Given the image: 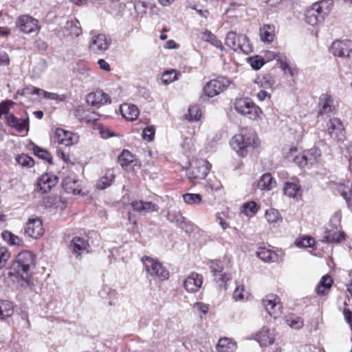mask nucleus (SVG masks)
<instances>
[{
    "mask_svg": "<svg viewBox=\"0 0 352 352\" xmlns=\"http://www.w3.org/2000/svg\"><path fill=\"white\" fill-rule=\"evenodd\" d=\"M184 201L190 205L197 204L201 201V196L199 194L186 193L183 195Z\"/></svg>",
    "mask_w": 352,
    "mask_h": 352,
    "instance_id": "51",
    "label": "nucleus"
},
{
    "mask_svg": "<svg viewBox=\"0 0 352 352\" xmlns=\"http://www.w3.org/2000/svg\"><path fill=\"white\" fill-rule=\"evenodd\" d=\"M119 294L115 289H109L108 292V297L109 299V305H116L118 302Z\"/></svg>",
    "mask_w": 352,
    "mask_h": 352,
    "instance_id": "60",
    "label": "nucleus"
},
{
    "mask_svg": "<svg viewBox=\"0 0 352 352\" xmlns=\"http://www.w3.org/2000/svg\"><path fill=\"white\" fill-rule=\"evenodd\" d=\"M321 157V151L319 148L314 147L303 152L300 157H296V161L300 166L313 165L318 162Z\"/></svg>",
    "mask_w": 352,
    "mask_h": 352,
    "instance_id": "16",
    "label": "nucleus"
},
{
    "mask_svg": "<svg viewBox=\"0 0 352 352\" xmlns=\"http://www.w3.org/2000/svg\"><path fill=\"white\" fill-rule=\"evenodd\" d=\"M142 262L144 270L151 276L157 277L161 280L168 278L169 272L158 260L144 256L142 258Z\"/></svg>",
    "mask_w": 352,
    "mask_h": 352,
    "instance_id": "6",
    "label": "nucleus"
},
{
    "mask_svg": "<svg viewBox=\"0 0 352 352\" xmlns=\"http://www.w3.org/2000/svg\"><path fill=\"white\" fill-rule=\"evenodd\" d=\"M251 67L255 69H259L265 63L263 58L260 56H254L248 58Z\"/></svg>",
    "mask_w": 352,
    "mask_h": 352,
    "instance_id": "53",
    "label": "nucleus"
},
{
    "mask_svg": "<svg viewBox=\"0 0 352 352\" xmlns=\"http://www.w3.org/2000/svg\"><path fill=\"white\" fill-rule=\"evenodd\" d=\"M285 322L288 326L294 329H301L304 324L302 319L295 315L288 316L285 319Z\"/></svg>",
    "mask_w": 352,
    "mask_h": 352,
    "instance_id": "41",
    "label": "nucleus"
},
{
    "mask_svg": "<svg viewBox=\"0 0 352 352\" xmlns=\"http://www.w3.org/2000/svg\"><path fill=\"white\" fill-rule=\"evenodd\" d=\"M284 192L289 197L295 198L300 195V187L298 184L287 182L283 188Z\"/></svg>",
    "mask_w": 352,
    "mask_h": 352,
    "instance_id": "40",
    "label": "nucleus"
},
{
    "mask_svg": "<svg viewBox=\"0 0 352 352\" xmlns=\"http://www.w3.org/2000/svg\"><path fill=\"white\" fill-rule=\"evenodd\" d=\"M280 67L285 72H288L292 76H294L297 74V71L296 68L292 67L289 66L286 62L285 57H280L277 59Z\"/></svg>",
    "mask_w": 352,
    "mask_h": 352,
    "instance_id": "49",
    "label": "nucleus"
},
{
    "mask_svg": "<svg viewBox=\"0 0 352 352\" xmlns=\"http://www.w3.org/2000/svg\"><path fill=\"white\" fill-rule=\"evenodd\" d=\"M234 107L239 113L253 120L260 118L262 113L261 108L248 98L236 100Z\"/></svg>",
    "mask_w": 352,
    "mask_h": 352,
    "instance_id": "4",
    "label": "nucleus"
},
{
    "mask_svg": "<svg viewBox=\"0 0 352 352\" xmlns=\"http://www.w3.org/2000/svg\"><path fill=\"white\" fill-rule=\"evenodd\" d=\"M38 21L29 15H22L16 21V28L22 32L30 34L38 30Z\"/></svg>",
    "mask_w": 352,
    "mask_h": 352,
    "instance_id": "15",
    "label": "nucleus"
},
{
    "mask_svg": "<svg viewBox=\"0 0 352 352\" xmlns=\"http://www.w3.org/2000/svg\"><path fill=\"white\" fill-rule=\"evenodd\" d=\"M33 151L34 155H36L38 157L47 161L50 164H52V157L48 151L42 149L41 148L36 145H34L33 147Z\"/></svg>",
    "mask_w": 352,
    "mask_h": 352,
    "instance_id": "46",
    "label": "nucleus"
},
{
    "mask_svg": "<svg viewBox=\"0 0 352 352\" xmlns=\"http://www.w3.org/2000/svg\"><path fill=\"white\" fill-rule=\"evenodd\" d=\"M249 293L245 291L243 285H239L236 287L233 293V298L235 300H243L248 299Z\"/></svg>",
    "mask_w": 352,
    "mask_h": 352,
    "instance_id": "52",
    "label": "nucleus"
},
{
    "mask_svg": "<svg viewBox=\"0 0 352 352\" xmlns=\"http://www.w3.org/2000/svg\"><path fill=\"white\" fill-rule=\"evenodd\" d=\"M263 305L265 308L267 313L274 318L281 313V305L280 304L279 298L274 294H269L262 300Z\"/></svg>",
    "mask_w": 352,
    "mask_h": 352,
    "instance_id": "19",
    "label": "nucleus"
},
{
    "mask_svg": "<svg viewBox=\"0 0 352 352\" xmlns=\"http://www.w3.org/2000/svg\"><path fill=\"white\" fill-rule=\"evenodd\" d=\"M275 28L274 25H265L260 28L259 34L262 41L271 43L274 40Z\"/></svg>",
    "mask_w": 352,
    "mask_h": 352,
    "instance_id": "35",
    "label": "nucleus"
},
{
    "mask_svg": "<svg viewBox=\"0 0 352 352\" xmlns=\"http://www.w3.org/2000/svg\"><path fill=\"white\" fill-rule=\"evenodd\" d=\"M236 349V343L227 338L219 339L217 345L218 352H234Z\"/></svg>",
    "mask_w": 352,
    "mask_h": 352,
    "instance_id": "32",
    "label": "nucleus"
},
{
    "mask_svg": "<svg viewBox=\"0 0 352 352\" xmlns=\"http://www.w3.org/2000/svg\"><path fill=\"white\" fill-rule=\"evenodd\" d=\"M14 314L12 302L6 300H0V320H4Z\"/></svg>",
    "mask_w": 352,
    "mask_h": 352,
    "instance_id": "34",
    "label": "nucleus"
},
{
    "mask_svg": "<svg viewBox=\"0 0 352 352\" xmlns=\"http://www.w3.org/2000/svg\"><path fill=\"white\" fill-rule=\"evenodd\" d=\"M36 265V256L30 251L19 253L13 261L11 270L13 273L20 276L25 285H29L32 270Z\"/></svg>",
    "mask_w": 352,
    "mask_h": 352,
    "instance_id": "1",
    "label": "nucleus"
},
{
    "mask_svg": "<svg viewBox=\"0 0 352 352\" xmlns=\"http://www.w3.org/2000/svg\"><path fill=\"white\" fill-rule=\"evenodd\" d=\"M111 45V39L104 34L93 36L89 44V49L95 53L107 51Z\"/></svg>",
    "mask_w": 352,
    "mask_h": 352,
    "instance_id": "18",
    "label": "nucleus"
},
{
    "mask_svg": "<svg viewBox=\"0 0 352 352\" xmlns=\"http://www.w3.org/2000/svg\"><path fill=\"white\" fill-rule=\"evenodd\" d=\"M10 257V253L7 248L3 247L0 248V270L6 266Z\"/></svg>",
    "mask_w": 352,
    "mask_h": 352,
    "instance_id": "54",
    "label": "nucleus"
},
{
    "mask_svg": "<svg viewBox=\"0 0 352 352\" xmlns=\"http://www.w3.org/2000/svg\"><path fill=\"white\" fill-rule=\"evenodd\" d=\"M265 218L270 223H278L282 221V217L278 211L271 208L265 212Z\"/></svg>",
    "mask_w": 352,
    "mask_h": 352,
    "instance_id": "43",
    "label": "nucleus"
},
{
    "mask_svg": "<svg viewBox=\"0 0 352 352\" xmlns=\"http://www.w3.org/2000/svg\"><path fill=\"white\" fill-rule=\"evenodd\" d=\"M327 132L330 138L336 142H343L345 139V129L342 121L333 118L327 122Z\"/></svg>",
    "mask_w": 352,
    "mask_h": 352,
    "instance_id": "9",
    "label": "nucleus"
},
{
    "mask_svg": "<svg viewBox=\"0 0 352 352\" xmlns=\"http://www.w3.org/2000/svg\"><path fill=\"white\" fill-rule=\"evenodd\" d=\"M343 314L346 321L349 324H352V311L349 308H344Z\"/></svg>",
    "mask_w": 352,
    "mask_h": 352,
    "instance_id": "63",
    "label": "nucleus"
},
{
    "mask_svg": "<svg viewBox=\"0 0 352 352\" xmlns=\"http://www.w3.org/2000/svg\"><path fill=\"white\" fill-rule=\"evenodd\" d=\"M14 104L12 101L7 100V101H3L0 103V117L3 114H5L6 116L10 114L9 113L10 107Z\"/></svg>",
    "mask_w": 352,
    "mask_h": 352,
    "instance_id": "56",
    "label": "nucleus"
},
{
    "mask_svg": "<svg viewBox=\"0 0 352 352\" xmlns=\"http://www.w3.org/2000/svg\"><path fill=\"white\" fill-rule=\"evenodd\" d=\"M180 74H177L175 69H172L170 71H166L164 72L162 76V80L164 84L168 85L170 82L178 79V75Z\"/></svg>",
    "mask_w": 352,
    "mask_h": 352,
    "instance_id": "48",
    "label": "nucleus"
},
{
    "mask_svg": "<svg viewBox=\"0 0 352 352\" xmlns=\"http://www.w3.org/2000/svg\"><path fill=\"white\" fill-rule=\"evenodd\" d=\"M200 38L206 42L210 43L211 45L217 48L220 49L221 51L224 50L222 42L218 39L211 32L206 30L201 33Z\"/></svg>",
    "mask_w": 352,
    "mask_h": 352,
    "instance_id": "37",
    "label": "nucleus"
},
{
    "mask_svg": "<svg viewBox=\"0 0 352 352\" xmlns=\"http://www.w3.org/2000/svg\"><path fill=\"white\" fill-rule=\"evenodd\" d=\"M276 185V180L270 173L263 174L257 183V186L262 190H270Z\"/></svg>",
    "mask_w": 352,
    "mask_h": 352,
    "instance_id": "29",
    "label": "nucleus"
},
{
    "mask_svg": "<svg viewBox=\"0 0 352 352\" xmlns=\"http://www.w3.org/2000/svg\"><path fill=\"white\" fill-rule=\"evenodd\" d=\"M166 217L168 220L175 223L178 228L184 230L186 232L193 230V224L186 221L182 212L178 210H170L168 211Z\"/></svg>",
    "mask_w": 352,
    "mask_h": 352,
    "instance_id": "12",
    "label": "nucleus"
},
{
    "mask_svg": "<svg viewBox=\"0 0 352 352\" xmlns=\"http://www.w3.org/2000/svg\"><path fill=\"white\" fill-rule=\"evenodd\" d=\"M211 165L204 160L196 161L194 164L187 170V175L189 179H203L208 173Z\"/></svg>",
    "mask_w": 352,
    "mask_h": 352,
    "instance_id": "8",
    "label": "nucleus"
},
{
    "mask_svg": "<svg viewBox=\"0 0 352 352\" xmlns=\"http://www.w3.org/2000/svg\"><path fill=\"white\" fill-rule=\"evenodd\" d=\"M338 107V102L328 94H322L319 98L318 115L324 116L335 113Z\"/></svg>",
    "mask_w": 352,
    "mask_h": 352,
    "instance_id": "11",
    "label": "nucleus"
},
{
    "mask_svg": "<svg viewBox=\"0 0 352 352\" xmlns=\"http://www.w3.org/2000/svg\"><path fill=\"white\" fill-rule=\"evenodd\" d=\"M256 255L265 262H276L278 260L277 254L265 248H259L256 252Z\"/></svg>",
    "mask_w": 352,
    "mask_h": 352,
    "instance_id": "33",
    "label": "nucleus"
},
{
    "mask_svg": "<svg viewBox=\"0 0 352 352\" xmlns=\"http://www.w3.org/2000/svg\"><path fill=\"white\" fill-rule=\"evenodd\" d=\"M203 284V276L192 272L184 281V287L188 292L194 293L199 291Z\"/></svg>",
    "mask_w": 352,
    "mask_h": 352,
    "instance_id": "23",
    "label": "nucleus"
},
{
    "mask_svg": "<svg viewBox=\"0 0 352 352\" xmlns=\"http://www.w3.org/2000/svg\"><path fill=\"white\" fill-rule=\"evenodd\" d=\"M193 308L199 313L206 314L208 312L209 307L208 305L201 302H197L194 304Z\"/></svg>",
    "mask_w": 352,
    "mask_h": 352,
    "instance_id": "58",
    "label": "nucleus"
},
{
    "mask_svg": "<svg viewBox=\"0 0 352 352\" xmlns=\"http://www.w3.org/2000/svg\"><path fill=\"white\" fill-rule=\"evenodd\" d=\"M122 116L129 120H134L139 116L138 108L132 104H123L120 106Z\"/></svg>",
    "mask_w": 352,
    "mask_h": 352,
    "instance_id": "27",
    "label": "nucleus"
},
{
    "mask_svg": "<svg viewBox=\"0 0 352 352\" xmlns=\"http://www.w3.org/2000/svg\"><path fill=\"white\" fill-rule=\"evenodd\" d=\"M115 178V175L112 170H108L105 175L101 177L96 183V188L99 190H104L110 186Z\"/></svg>",
    "mask_w": 352,
    "mask_h": 352,
    "instance_id": "36",
    "label": "nucleus"
},
{
    "mask_svg": "<svg viewBox=\"0 0 352 352\" xmlns=\"http://www.w3.org/2000/svg\"><path fill=\"white\" fill-rule=\"evenodd\" d=\"M47 68L46 63L45 60H41L37 63L34 68V72L36 76H40L42 73L45 72Z\"/></svg>",
    "mask_w": 352,
    "mask_h": 352,
    "instance_id": "57",
    "label": "nucleus"
},
{
    "mask_svg": "<svg viewBox=\"0 0 352 352\" xmlns=\"http://www.w3.org/2000/svg\"><path fill=\"white\" fill-rule=\"evenodd\" d=\"M332 284L333 279L330 276H323L316 288L317 294L325 295L329 291Z\"/></svg>",
    "mask_w": 352,
    "mask_h": 352,
    "instance_id": "31",
    "label": "nucleus"
},
{
    "mask_svg": "<svg viewBox=\"0 0 352 352\" xmlns=\"http://www.w3.org/2000/svg\"><path fill=\"white\" fill-rule=\"evenodd\" d=\"M67 28L69 30L72 36L77 37L82 34L80 23L76 19L68 21L67 23Z\"/></svg>",
    "mask_w": 352,
    "mask_h": 352,
    "instance_id": "45",
    "label": "nucleus"
},
{
    "mask_svg": "<svg viewBox=\"0 0 352 352\" xmlns=\"http://www.w3.org/2000/svg\"><path fill=\"white\" fill-rule=\"evenodd\" d=\"M256 140L255 132L250 128L244 127L232 138L230 146L239 156L244 157L248 154V148L255 146Z\"/></svg>",
    "mask_w": 352,
    "mask_h": 352,
    "instance_id": "2",
    "label": "nucleus"
},
{
    "mask_svg": "<svg viewBox=\"0 0 352 352\" xmlns=\"http://www.w3.org/2000/svg\"><path fill=\"white\" fill-rule=\"evenodd\" d=\"M231 81L226 77H218L209 81L204 87V91L208 97H214L226 90L230 85Z\"/></svg>",
    "mask_w": 352,
    "mask_h": 352,
    "instance_id": "7",
    "label": "nucleus"
},
{
    "mask_svg": "<svg viewBox=\"0 0 352 352\" xmlns=\"http://www.w3.org/2000/svg\"><path fill=\"white\" fill-rule=\"evenodd\" d=\"M69 248L72 254L80 259L83 254L89 252V244L87 237L75 236L71 240Z\"/></svg>",
    "mask_w": 352,
    "mask_h": 352,
    "instance_id": "10",
    "label": "nucleus"
},
{
    "mask_svg": "<svg viewBox=\"0 0 352 352\" xmlns=\"http://www.w3.org/2000/svg\"><path fill=\"white\" fill-rule=\"evenodd\" d=\"M201 109L199 105H192L189 107L187 119L190 121H197L201 117Z\"/></svg>",
    "mask_w": 352,
    "mask_h": 352,
    "instance_id": "44",
    "label": "nucleus"
},
{
    "mask_svg": "<svg viewBox=\"0 0 352 352\" xmlns=\"http://www.w3.org/2000/svg\"><path fill=\"white\" fill-rule=\"evenodd\" d=\"M98 64L99 65L101 69H103L106 72H109L111 70L110 65L104 59H99Z\"/></svg>",
    "mask_w": 352,
    "mask_h": 352,
    "instance_id": "62",
    "label": "nucleus"
},
{
    "mask_svg": "<svg viewBox=\"0 0 352 352\" xmlns=\"http://www.w3.org/2000/svg\"><path fill=\"white\" fill-rule=\"evenodd\" d=\"M1 237L6 243L10 245H20L23 242L18 236L8 230L1 232Z\"/></svg>",
    "mask_w": 352,
    "mask_h": 352,
    "instance_id": "39",
    "label": "nucleus"
},
{
    "mask_svg": "<svg viewBox=\"0 0 352 352\" xmlns=\"http://www.w3.org/2000/svg\"><path fill=\"white\" fill-rule=\"evenodd\" d=\"M58 182V177L55 175L45 173L36 180V190L42 194L49 192Z\"/></svg>",
    "mask_w": 352,
    "mask_h": 352,
    "instance_id": "14",
    "label": "nucleus"
},
{
    "mask_svg": "<svg viewBox=\"0 0 352 352\" xmlns=\"http://www.w3.org/2000/svg\"><path fill=\"white\" fill-rule=\"evenodd\" d=\"M338 190L346 200L349 207L352 210V182L346 180L340 184Z\"/></svg>",
    "mask_w": 352,
    "mask_h": 352,
    "instance_id": "26",
    "label": "nucleus"
},
{
    "mask_svg": "<svg viewBox=\"0 0 352 352\" xmlns=\"http://www.w3.org/2000/svg\"><path fill=\"white\" fill-rule=\"evenodd\" d=\"M314 239L311 237H304L298 245L305 248H309L314 245Z\"/></svg>",
    "mask_w": 352,
    "mask_h": 352,
    "instance_id": "61",
    "label": "nucleus"
},
{
    "mask_svg": "<svg viewBox=\"0 0 352 352\" xmlns=\"http://www.w3.org/2000/svg\"><path fill=\"white\" fill-rule=\"evenodd\" d=\"M7 124L16 131L21 133L25 130L27 132L29 131V117L27 116L24 118L19 119L14 114H9L5 116Z\"/></svg>",
    "mask_w": 352,
    "mask_h": 352,
    "instance_id": "22",
    "label": "nucleus"
},
{
    "mask_svg": "<svg viewBox=\"0 0 352 352\" xmlns=\"http://www.w3.org/2000/svg\"><path fill=\"white\" fill-rule=\"evenodd\" d=\"M256 339L261 345L271 344L274 341V338L270 329L263 328L256 335Z\"/></svg>",
    "mask_w": 352,
    "mask_h": 352,
    "instance_id": "38",
    "label": "nucleus"
},
{
    "mask_svg": "<svg viewBox=\"0 0 352 352\" xmlns=\"http://www.w3.org/2000/svg\"><path fill=\"white\" fill-rule=\"evenodd\" d=\"M344 239L345 237L343 232L326 231L321 241L323 243H340Z\"/></svg>",
    "mask_w": 352,
    "mask_h": 352,
    "instance_id": "30",
    "label": "nucleus"
},
{
    "mask_svg": "<svg viewBox=\"0 0 352 352\" xmlns=\"http://www.w3.org/2000/svg\"><path fill=\"white\" fill-rule=\"evenodd\" d=\"M54 141L58 144L69 146L72 144V133L63 129H57L54 136Z\"/></svg>",
    "mask_w": 352,
    "mask_h": 352,
    "instance_id": "28",
    "label": "nucleus"
},
{
    "mask_svg": "<svg viewBox=\"0 0 352 352\" xmlns=\"http://www.w3.org/2000/svg\"><path fill=\"white\" fill-rule=\"evenodd\" d=\"M133 210L139 213H148L157 211L159 206L151 201H144L142 200H135L131 203Z\"/></svg>",
    "mask_w": 352,
    "mask_h": 352,
    "instance_id": "24",
    "label": "nucleus"
},
{
    "mask_svg": "<svg viewBox=\"0 0 352 352\" xmlns=\"http://www.w3.org/2000/svg\"><path fill=\"white\" fill-rule=\"evenodd\" d=\"M258 208V206L254 201H249L243 205V212L247 216H252L256 213Z\"/></svg>",
    "mask_w": 352,
    "mask_h": 352,
    "instance_id": "50",
    "label": "nucleus"
},
{
    "mask_svg": "<svg viewBox=\"0 0 352 352\" xmlns=\"http://www.w3.org/2000/svg\"><path fill=\"white\" fill-rule=\"evenodd\" d=\"M208 265L213 276L217 278L218 282L221 281V284H224L223 287L226 289V283L231 280L232 276L230 274H221L223 270L222 262L219 260H213L210 261Z\"/></svg>",
    "mask_w": 352,
    "mask_h": 352,
    "instance_id": "20",
    "label": "nucleus"
},
{
    "mask_svg": "<svg viewBox=\"0 0 352 352\" xmlns=\"http://www.w3.org/2000/svg\"><path fill=\"white\" fill-rule=\"evenodd\" d=\"M16 162L18 164L24 168H31L34 165V160L24 153L17 155Z\"/></svg>",
    "mask_w": 352,
    "mask_h": 352,
    "instance_id": "42",
    "label": "nucleus"
},
{
    "mask_svg": "<svg viewBox=\"0 0 352 352\" xmlns=\"http://www.w3.org/2000/svg\"><path fill=\"white\" fill-rule=\"evenodd\" d=\"M332 8V0H320L314 3L305 12L306 23L312 26L322 23Z\"/></svg>",
    "mask_w": 352,
    "mask_h": 352,
    "instance_id": "3",
    "label": "nucleus"
},
{
    "mask_svg": "<svg viewBox=\"0 0 352 352\" xmlns=\"http://www.w3.org/2000/svg\"><path fill=\"white\" fill-rule=\"evenodd\" d=\"M10 63V58L6 53L0 54V66L8 65Z\"/></svg>",
    "mask_w": 352,
    "mask_h": 352,
    "instance_id": "64",
    "label": "nucleus"
},
{
    "mask_svg": "<svg viewBox=\"0 0 352 352\" xmlns=\"http://www.w3.org/2000/svg\"><path fill=\"white\" fill-rule=\"evenodd\" d=\"M78 182V180L76 177H67L63 179L62 186L67 193L78 195L81 192V188Z\"/></svg>",
    "mask_w": 352,
    "mask_h": 352,
    "instance_id": "25",
    "label": "nucleus"
},
{
    "mask_svg": "<svg viewBox=\"0 0 352 352\" xmlns=\"http://www.w3.org/2000/svg\"><path fill=\"white\" fill-rule=\"evenodd\" d=\"M86 102L88 105L98 109L106 104L111 103V100L108 94L102 90H97L87 95Z\"/></svg>",
    "mask_w": 352,
    "mask_h": 352,
    "instance_id": "13",
    "label": "nucleus"
},
{
    "mask_svg": "<svg viewBox=\"0 0 352 352\" xmlns=\"http://www.w3.org/2000/svg\"><path fill=\"white\" fill-rule=\"evenodd\" d=\"M118 162L122 167L127 166L133 162V155L129 151L123 150L118 156Z\"/></svg>",
    "mask_w": 352,
    "mask_h": 352,
    "instance_id": "47",
    "label": "nucleus"
},
{
    "mask_svg": "<svg viewBox=\"0 0 352 352\" xmlns=\"http://www.w3.org/2000/svg\"><path fill=\"white\" fill-rule=\"evenodd\" d=\"M155 128L153 126L146 127L142 132V138L147 141H152L154 139Z\"/></svg>",
    "mask_w": 352,
    "mask_h": 352,
    "instance_id": "55",
    "label": "nucleus"
},
{
    "mask_svg": "<svg viewBox=\"0 0 352 352\" xmlns=\"http://www.w3.org/2000/svg\"><path fill=\"white\" fill-rule=\"evenodd\" d=\"M42 89L34 87H27L21 90V95L28 96L31 94H39L42 92Z\"/></svg>",
    "mask_w": 352,
    "mask_h": 352,
    "instance_id": "59",
    "label": "nucleus"
},
{
    "mask_svg": "<svg viewBox=\"0 0 352 352\" xmlns=\"http://www.w3.org/2000/svg\"><path fill=\"white\" fill-rule=\"evenodd\" d=\"M43 221L39 218L30 219L26 223L25 234L33 239H37L43 234Z\"/></svg>",
    "mask_w": 352,
    "mask_h": 352,
    "instance_id": "21",
    "label": "nucleus"
},
{
    "mask_svg": "<svg viewBox=\"0 0 352 352\" xmlns=\"http://www.w3.org/2000/svg\"><path fill=\"white\" fill-rule=\"evenodd\" d=\"M332 53L336 56L351 57L352 41L350 40L334 41L331 45Z\"/></svg>",
    "mask_w": 352,
    "mask_h": 352,
    "instance_id": "17",
    "label": "nucleus"
},
{
    "mask_svg": "<svg viewBox=\"0 0 352 352\" xmlns=\"http://www.w3.org/2000/svg\"><path fill=\"white\" fill-rule=\"evenodd\" d=\"M225 44L234 52L248 54L252 51L248 38L244 34L238 35L234 32H229L227 34Z\"/></svg>",
    "mask_w": 352,
    "mask_h": 352,
    "instance_id": "5",
    "label": "nucleus"
}]
</instances>
